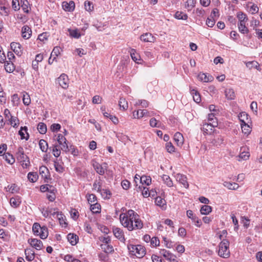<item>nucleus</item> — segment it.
Returning a JSON list of instances; mask_svg holds the SVG:
<instances>
[{
  "mask_svg": "<svg viewBox=\"0 0 262 262\" xmlns=\"http://www.w3.org/2000/svg\"><path fill=\"white\" fill-rule=\"evenodd\" d=\"M120 220L122 225L129 231L141 229L143 226L139 215L133 210H129L126 214L121 213Z\"/></svg>",
  "mask_w": 262,
  "mask_h": 262,
  "instance_id": "obj_1",
  "label": "nucleus"
},
{
  "mask_svg": "<svg viewBox=\"0 0 262 262\" xmlns=\"http://www.w3.org/2000/svg\"><path fill=\"white\" fill-rule=\"evenodd\" d=\"M127 248L130 254L138 258L143 257L146 253L145 248L140 245L129 244L127 246Z\"/></svg>",
  "mask_w": 262,
  "mask_h": 262,
  "instance_id": "obj_2",
  "label": "nucleus"
},
{
  "mask_svg": "<svg viewBox=\"0 0 262 262\" xmlns=\"http://www.w3.org/2000/svg\"><path fill=\"white\" fill-rule=\"evenodd\" d=\"M229 242L227 239H223L219 246L218 254L222 257L226 258L230 256L229 249Z\"/></svg>",
  "mask_w": 262,
  "mask_h": 262,
  "instance_id": "obj_3",
  "label": "nucleus"
},
{
  "mask_svg": "<svg viewBox=\"0 0 262 262\" xmlns=\"http://www.w3.org/2000/svg\"><path fill=\"white\" fill-rule=\"evenodd\" d=\"M17 160L21 163L24 168H27L30 164L28 157L25 155L23 147H19L16 152Z\"/></svg>",
  "mask_w": 262,
  "mask_h": 262,
  "instance_id": "obj_4",
  "label": "nucleus"
},
{
  "mask_svg": "<svg viewBox=\"0 0 262 262\" xmlns=\"http://www.w3.org/2000/svg\"><path fill=\"white\" fill-rule=\"evenodd\" d=\"M92 165L97 173L100 175H103L107 168V164L105 162L101 165L96 161H93Z\"/></svg>",
  "mask_w": 262,
  "mask_h": 262,
  "instance_id": "obj_5",
  "label": "nucleus"
},
{
  "mask_svg": "<svg viewBox=\"0 0 262 262\" xmlns=\"http://www.w3.org/2000/svg\"><path fill=\"white\" fill-rule=\"evenodd\" d=\"M57 140L62 151L67 152L70 150L67 139L62 134H58Z\"/></svg>",
  "mask_w": 262,
  "mask_h": 262,
  "instance_id": "obj_6",
  "label": "nucleus"
},
{
  "mask_svg": "<svg viewBox=\"0 0 262 262\" xmlns=\"http://www.w3.org/2000/svg\"><path fill=\"white\" fill-rule=\"evenodd\" d=\"M217 126V121H213L212 123L203 124L201 127L202 130L204 133L206 134H210L213 132V128L214 127Z\"/></svg>",
  "mask_w": 262,
  "mask_h": 262,
  "instance_id": "obj_7",
  "label": "nucleus"
},
{
  "mask_svg": "<svg viewBox=\"0 0 262 262\" xmlns=\"http://www.w3.org/2000/svg\"><path fill=\"white\" fill-rule=\"evenodd\" d=\"M58 84L63 89H67L69 86V79L65 74H62L57 79Z\"/></svg>",
  "mask_w": 262,
  "mask_h": 262,
  "instance_id": "obj_8",
  "label": "nucleus"
},
{
  "mask_svg": "<svg viewBox=\"0 0 262 262\" xmlns=\"http://www.w3.org/2000/svg\"><path fill=\"white\" fill-rule=\"evenodd\" d=\"M113 232L114 236L121 242H124L125 238L123 230L118 227H113Z\"/></svg>",
  "mask_w": 262,
  "mask_h": 262,
  "instance_id": "obj_9",
  "label": "nucleus"
},
{
  "mask_svg": "<svg viewBox=\"0 0 262 262\" xmlns=\"http://www.w3.org/2000/svg\"><path fill=\"white\" fill-rule=\"evenodd\" d=\"M161 255H163L167 260L170 261H175L176 256L165 249H161L160 251Z\"/></svg>",
  "mask_w": 262,
  "mask_h": 262,
  "instance_id": "obj_10",
  "label": "nucleus"
},
{
  "mask_svg": "<svg viewBox=\"0 0 262 262\" xmlns=\"http://www.w3.org/2000/svg\"><path fill=\"white\" fill-rule=\"evenodd\" d=\"M28 243L32 247L34 248L37 250H41L43 246L42 242L39 239L35 238L29 239Z\"/></svg>",
  "mask_w": 262,
  "mask_h": 262,
  "instance_id": "obj_11",
  "label": "nucleus"
},
{
  "mask_svg": "<svg viewBox=\"0 0 262 262\" xmlns=\"http://www.w3.org/2000/svg\"><path fill=\"white\" fill-rule=\"evenodd\" d=\"M176 180L179 182L180 183L183 185V186L186 188H188L189 187V184L187 181V178L185 175H183L181 173H177L174 176Z\"/></svg>",
  "mask_w": 262,
  "mask_h": 262,
  "instance_id": "obj_12",
  "label": "nucleus"
},
{
  "mask_svg": "<svg viewBox=\"0 0 262 262\" xmlns=\"http://www.w3.org/2000/svg\"><path fill=\"white\" fill-rule=\"evenodd\" d=\"M32 34V30L31 28L25 25L21 28V36L25 39H28L30 38Z\"/></svg>",
  "mask_w": 262,
  "mask_h": 262,
  "instance_id": "obj_13",
  "label": "nucleus"
},
{
  "mask_svg": "<svg viewBox=\"0 0 262 262\" xmlns=\"http://www.w3.org/2000/svg\"><path fill=\"white\" fill-rule=\"evenodd\" d=\"M140 39L146 42H154L156 38L150 33H145L140 36Z\"/></svg>",
  "mask_w": 262,
  "mask_h": 262,
  "instance_id": "obj_14",
  "label": "nucleus"
},
{
  "mask_svg": "<svg viewBox=\"0 0 262 262\" xmlns=\"http://www.w3.org/2000/svg\"><path fill=\"white\" fill-rule=\"evenodd\" d=\"M11 48L17 55L20 56L22 54L21 46L17 42H13L11 43Z\"/></svg>",
  "mask_w": 262,
  "mask_h": 262,
  "instance_id": "obj_15",
  "label": "nucleus"
},
{
  "mask_svg": "<svg viewBox=\"0 0 262 262\" xmlns=\"http://www.w3.org/2000/svg\"><path fill=\"white\" fill-rule=\"evenodd\" d=\"M62 7L65 11L72 12L75 9V3L73 1H70L69 3L63 2L62 4Z\"/></svg>",
  "mask_w": 262,
  "mask_h": 262,
  "instance_id": "obj_16",
  "label": "nucleus"
},
{
  "mask_svg": "<svg viewBox=\"0 0 262 262\" xmlns=\"http://www.w3.org/2000/svg\"><path fill=\"white\" fill-rule=\"evenodd\" d=\"M173 139L178 146H181L183 145L184 143V138L180 133H176L174 135Z\"/></svg>",
  "mask_w": 262,
  "mask_h": 262,
  "instance_id": "obj_17",
  "label": "nucleus"
},
{
  "mask_svg": "<svg viewBox=\"0 0 262 262\" xmlns=\"http://www.w3.org/2000/svg\"><path fill=\"white\" fill-rule=\"evenodd\" d=\"M224 138L221 135L216 136L211 141L212 144L215 146H220L224 144Z\"/></svg>",
  "mask_w": 262,
  "mask_h": 262,
  "instance_id": "obj_18",
  "label": "nucleus"
},
{
  "mask_svg": "<svg viewBox=\"0 0 262 262\" xmlns=\"http://www.w3.org/2000/svg\"><path fill=\"white\" fill-rule=\"evenodd\" d=\"M39 209L43 216L46 218L50 217V212L51 211H53V210L51 209V208L46 207L45 206L39 207Z\"/></svg>",
  "mask_w": 262,
  "mask_h": 262,
  "instance_id": "obj_19",
  "label": "nucleus"
},
{
  "mask_svg": "<svg viewBox=\"0 0 262 262\" xmlns=\"http://www.w3.org/2000/svg\"><path fill=\"white\" fill-rule=\"evenodd\" d=\"M26 258L28 261H32L35 257L34 251L32 249H27L25 251Z\"/></svg>",
  "mask_w": 262,
  "mask_h": 262,
  "instance_id": "obj_20",
  "label": "nucleus"
},
{
  "mask_svg": "<svg viewBox=\"0 0 262 262\" xmlns=\"http://www.w3.org/2000/svg\"><path fill=\"white\" fill-rule=\"evenodd\" d=\"M68 31L69 33L70 36L72 37L75 38H79L82 34L80 33L79 30L77 29H68Z\"/></svg>",
  "mask_w": 262,
  "mask_h": 262,
  "instance_id": "obj_21",
  "label": "nucleus"
},
{
  "mask_svg": "<svg viewBox=\"0 0 262 262\" xmlns=\"http://www.w3.org/2000/svg\"><path fill=\"white\" fill-rule=\"evenodd\" d=\"M67 239L72 245H75L77 243L78 237L75 234L69 233L67 235Z\"/></svg>",
  "mask_w": 262,
  "mask_h": 262,
  "instance_id": "obj_22",
  "label": "nucleus"
},
{
  "mask_svg": "<svg viewBox=\"0 0 262 262\" xmlns=\"http://www.w3.org/2000/svg\"><path fill=\"white\" fill-rule=\"evenodd\" d=\"M27 130V127L26 126L21 127L20 129L18 132V134L20 136L21 139L27 140L29 139V136Z\"/></svg>",
  "mask_w": 262,
  "mask_h": 262,
  "instance_id": "obj_23",
  "label": "nucleus"
},
{
  "mask_svg": "<svg viewBox=\"0 0 262 262\" xmlns=\"http://www.w3.org/2000/svg\"><path fill=\"white\" fill-rule=\"evenodd\" d=\"M225 94L226 98L229 100H233L235 98V94L232 89H226Z\"/></svg>",
  "mask_w": 262,
  "mask_h": 262,
  "instance_id": "obj_24",
  "label": "nucleus"
},
{
  "mask_svg": "<svg viewBox=\"0 0 262 262\" xmlns=\"http://www.w3.org/2000/svg\"><path fill=\"white\" fill-rule=\"evenodd\" d=\"M155 203L163 209H165L166 208L165 200L160 196H158L156 198Z\"/></svg>",
  "mask_w": 262,
  "mask_h": 262,
  "instance_id": "obj_25",
  "label": "nucleus"
},
{
  "mask_svg": "<svg viewBox=\"0 0 262 262\" xmlns=\"http://www.w3.org/2000/svg\"><path fill=\"white\" fill-rule=\"evenodd\" d=\"M130 55L132 59L137 63H139V61L141 60L140 56L138 53H137L135 49H131L130 52Z\"/></svg>",
  "mask_w": 262,
  "mask_h": 262,
  "instance_id": "obj_26",
  "label": "nucleus"
},
{
  "mask_svg": "<svg viewBox=\"0 0 262 262\" xmlns=\"http://www.w3.org/2000/svg\"><path fill=\"white\" fill-rule=\"evenodd\" d=\"M5 69L8 73H12L15 70V66L11 61H7L5 64Z\"/></svg>",
  "mask_w": 262,
  "mask_h": 262,
  "instance_id": "obj_27",
  "label": "nucleus"
},
{
  "mask_svg": "<svg viewBox=\"0 0 262 262\" xmlns=\"http://www.w3.org/2000/svg\"><path fill=\"white\" fill-rule=\"evenodd\" d=\"M224 186L229 189L231 190H236L239 187L238 184L236 183H231L230 182L225 181L224 183Z\"/></svg>",
  "mask_w": 262,
  "mask_h": 262,
  "instance_id": "obj_28",
  "label": "nucleus"
},
{
  "mask_svg": "<svg viewBox=\"0 0 262 262\" xmlns=\"http://www.w3.org/2000/svg\"><path fill=\"white\" fill-rule=\"evenodd\" d=\"M247 21L239 22L238 24V27L239 31L243 34L248 33L249 32L248 29L246 27V23Z\"/></svg>",
  "mask_w": 262,
  "mask_h": 262,
  "instance_id": "obj_29",
  "label": "nucleus"
},
{
  "mask_svg": "<svg viewBox=\"0 0 262 262\" xmlns=\"http://www.w3.org/2000/svg\"><path fill=\"white\" fill-rule=\"evenodd\" d=\"M198 78L202 81L208 82L212 80V77L211 76H207L205 73H200L198 75Z\"/></svg>",
  "mask_w": 262,
  "mask_h": 262,
  "instance_id": "obj_30",
  "label": "nucleus"
},
{
  "mask_svg": "<svg viewBox=\"0 0 262 262\" xmlns=\"http://www.w3.org/2000/svg\"><path fill=\"white\" fill-rule=\"evenodd\" d=\"M212 211V207L210 206L203 205L200 209V212L202 214L207 215Z\"/></svg>",
  "mask_w": 262,
  "mask_h": 262,
  "instance_id": "obj_31",
  "label": "nucleus"
},
{
  "mask_svg": "<svg viewBox=\"0 0 262 262\" xmlns=\"http://www.w3.org/2000/svg\"><path fill=\"white\" fill-rule=\"evenodd\" d=\"M39 173L43 178L45 179H47L48 178L49 170L47 167L45 166L40 167Z\"/></svg>",
  "mask_w": 262,
  "mask_h": 262,
  "instance_id": "obj_32",
  "label": "nucleus"
},
{
  "mask_svg": "<svg viewBox=\"0 0 262 262\" xmlns=\"http://www.w3.org/2000/svg\"><path fill=\"white\" fill-rule=\"evenodd\" d=\"M51 209L53 210V211H51V212H50V216H54L55 215H56L57 217L59 220L60 224H61L62 223H61L60 221H61V218L62 219V213L61 212H59L57 211V208H51Z\"/></svg>",
  "mask_w": 262,
  "mask_h": 262,
  "instance_id": "obj_33",
  "label": "nucleus"
},
{
  "mask_svg": "<svg viewBox=\"0 0 262 262\" xmlns=\"http://www.w3.org/2000/svg\"><path fill=\"white\" fill-rule=\"evenodd\" d=\"M99 192L101 194L102 197L104 199H109L111 196V192L108 189H101Z\"/></svg>",
  "mask_w": 262,
  "mask_h": 262,
  "instance_id": "obj_34",
  "label": "nucleus"
},
{
  "mask_svg": "<svg viewBox=\"0 0 262 262\" xmlns=\"http://www.w3.org/2000/svg\"><path fill=\"white\" fill-rule=\"evenodd\" d=\"M190 93L193 96L194 101L196 103H199L201 100V97L198 91L194 89L190 90Z\"/></svg>",
  "mask_w": 262,
  "mask_h": 262,
  "instance_id": "obj_35",
  "label": "nucleus"
},
{
  "mask_svg": "<svg viewBox=\"0 0 262 262\" xmlns=\"http://www.w3.org/2000/svg\"><path fill=\"white\" fill-rule=\"evenodd\" d=\"M8 121H9L10 124L13 127L16 128L18 126L19 121L16 117L12 116L10 119H8Z\"/></svg>",
  "mask_w": 262,
  "mask_h": 262,
  "instance_id": "obj_36",
  "label": "nucleus"
},
{
  "mask_svg": "<svg viewBox=\"0 0 262 262\" xmlns=\"http://www.w3.org/2000/svg\"><path fill=\"white\" fill-rule=\"evenodd\" d=\"M140 183L143 184L149 185L151 184V179L149 176H142L140 177Z\"/></svg>",
  "mask_w": 262,
  "mask_h": 262,
  "instance_id": "obj_37",
  "label": "nucleus"
},
{
  "mask_svg": "<svg viewBox=\"0 0 262 262\" xmlns=\"http://www.w3.org/2000/svg\"><path fill=\"white\" fill-rule=\"evenodd\" d=\"M4 159L10 164H13L15 162V159L13 156L9 153H6L3 155Z\"/></svg>",
  "mask_w": 262,
  "mask_h": 262,
  "instance_id": "obj_38",
  "label": "nucleus"
},
{
  "mask_svg": "<svg viewBox=\"0 0 262 262\" xmlns=\"http://www.w3.org/2000/svg\"><path fill=\"white\" fill-rule=\"evenodd\" d=\"M41 239H46L48 236V230L46 227H41L39 233L38 235Z\"/></svg>",
  "mask_w": 262,
  "mask_h": 262,
  "instance_id": "obj_39",
  "label": "nucleus"
},
{
  "mask_svg": "<svg viewBox=\"0 0 262 262\" xmlns=\"http://www.w3.org/2000/svg\"><path fill=\"white\" fill-rule=\"evenodd\" d=\"M138 189L142 192V194L144 198H148L150 195V192L147 188L142 186H139Z\"/></svg>",
  "mask_w": 262,
  "mask_h": 262,
  "instance_id": "obj_40",
  "label": "nucleus"
},
{
  "mask_svg": "<svg viewBox=\"0 0 262 262\" xmlns=\"http://www.w3.org/2000/svg\"><path fill=\"white\" fill-rule=\"evenodd\" d=\"M101 248L105 253H109L114 251L113 247L112 245H108V244H101Z\"/></svg>",
  "mask_w": 262,
  "mask_h": 262,
  "instance_id": "obj_41",
  "label": "nucleus"
},
{
  "mask_svg": "<svg viewBox=\"0 0 262 262\" xmlns=\"http://www.w3.org/2000/svg\"><path fill=\"white\" fill-rule=\"evenodd\" d=\"M91 210L94 213H98L100 212V205L97 203L91 205Z\"/></svg>",
  "mask_w": 262,
  "mask_h": 262,
  "instance_id": "obj_42",
  "label": "nucleus"
},
{
  "mask_svg": "<svg viewBox=\"0 0 262 262\" xmlns=\"http://www.w3.org/2000/svg\"><path fill=\"white\" fill-rule=\"evenodd\" d=\"M241 128L243 133L245 135H248L251 132L250 127L246 122L241 124Z\"/></svg>",
  "mask_w": 262,
  "mask_h": 262,
  "instance_id": "obj_43",
  "label": "nucleus"
},
{
  "mask_svg": "<svg viewBox=\"0 0 262 262\" xmlns=\"http://www.w3.org/2000/svg\"><path fill=\"white\" fill-rule=\"evenodd\" d=\"M38 176L36 172H30L28 174V179L31 182H35L38 179Z\"/></svg>",
  "mask_w": 262,
  "mask_h": 262,
  "instance_id": "obj_44",
  "label": "nucleus"
},
{
  "mask_svg": "<svg viewBox=\"0 0 262 262\" xmlns=\"http://www.w3.org/2000/svg\"><path fill=\"white\" fill-rule=\"evenodd\" d=\"M20 4L24 12L25 13H29V9L28 7L29 3L27 0H20Z\"/></svg>",
  "mask_w": 262,
  "mask_h": 262,
  "instance_id": "obj_45",
  "label": "nucleus"
},
{
  "mask_svg": "<svg viewBox=\"0 0 262 262\" xmlns=\"http://www.w3.org/2000/svg\"><path fill=\"white\" fill-rule=\"evenodd\" d=\"M162 180L167 186L170 187L173 186V182L168 176L164 174L162 177Z\"/></svg>",
  "mask_w": 262,
  "mask_h": 262,
  "instance_id": "obj_46",
  "label": "nucleus"
},
{
  "mask_svg": "<svg viewBox=\"0 0 262 262\" xmlns=\"http://www.w3.org/2000/svg\"><path fill=\"white\" fill-rule=\"evenodd\" d=\"M175 17L178 19L186 20L188 18L187 15L181 11H177L175 13Z\"/></svg>",
  "mask_w": 262,
  "mask_h": 262,
  "instance_id": "obj_47",
  "label": "nucleus"
},
{
  "mask_svg": "<svg viewBox=\"0 0 262 262\" xmlns=\"http://www.w3.org/2000/svg\"><path fill=\"white\" fill-rule=\"evenodd\" d=\"M39 145L40 149L43 152H46L48 149V143L43 139H41L39 142Z\"/></svg>",
  "mask_w": 262,
  "mask_h": 262,
  "instance_id": "obj_48",
  "label": "nucleus"
},
{
  "mask_svg": "<svg viewBox=\"0 0 262 262\" xmlns=\"http://www.w3.org/2000/svg\"><path fill=\"white\" fill-rule=\"evenodd\" d=\"M37 129L40 134H44L47 132V126L44 123L40 122L38 124Z\"/></svg>",
  "mask_w": 262,
  "mask_h": 262,
  "instance_id": "obj_49",
  "label": "nucleus"
},
{
  "mask_svg": "<svg viewBox=\"0 0 262 262\" xmlns=\"http://www.w3.org/2000/svg\"><path fill=\"white\" fill-rule=\"evenodd\" d=\"M195 0H187L185 4V8L190 11L195 6Z\"/></svg>",
  "mask_w": 262,
  "mask_h": 262,
  "instance_id": "obj_50",
  "label": "nucleus"
},
{
  "mask_svg": "<svg viewBox=\"0 0 262 262\" xmlns=\"http://www.w3.org/2000/svg\"><path fill=\"white\" fill-rule=\"evenodd\" d=\"M119 105L120 108L122 107L124 110H126L128 108V103L125 98H120L119 102Z\"/></svg>",
  "mask_w": 262,
  "mask_h": 262,
  "instance_id": "obj_51",
  "label": "nucleus"
},
{
  "mask_svg": "<svg viewBox=\"0 0 262 262\" xmlns=\"http://www.w3.org/2000/svg\"><path fill=\"white\" fill-rule=\"evenodd\" d=\"M20 202L18 199L12 198L10 200V204L11 206L14 208L17 207L20 205Z\"/></svg>",
  "mask_w": 262,
  "mask_h": 262,
  "instance_id": "obj_52",
  "label": "nucleus"
},
{
  "mask_svg": "<svg viewBox=\"0 0 262 262\" xmlns=\"http://www.w3.org/2000/svg\"><path fill=\"white\" fill-rule=\"evenodd\" d=\"M40 230H41V227H40V225L38 223H35L33 224L32 230L34 234L38 235V234L39 233Z\"/></svg>",
  "mask_w": 262,
  "mask_h": 262,
  "instance_id": "obj_53",
  "label": "nucleus"
},
{
  "mask_svg": "<svg viewBox=\"0 0 262 262\" xmlns=\"http://www.w3.org/2000/svg\"><path fill=\"white\" fill-rule=\"evenodd\" d=\"M237 17L239 20V22L247 21L248 20L246 14L243 12L238 13Z\"/></svg>",
  "mask_w": 262,
  "mask_h": 262,
  "instance_id": "obj_54",
  "label": "nucleus"
},
{
  "mask_svg": "<svg viewBox=\"0 0 262 262\" xmlns=\"http://www.w3.org/2000/svg\"><path fill=\"white\" fill-rule=\"evenodd\" d=\"M23 101L25 105H29L31 103L30 97L27 93L23 95Z\"/></svg>",
  "mask_w": 262,
  "mask_h": 262,
  "instance_id": "obj_55",
  "label": "nucleus"
},
{
  "mask_svg": "<svg viewBox=\"0 0 262 262\" xmlns=\"http://www.w3.org/2000/svg\"><path fill=\"white\" fill-rule=\"evenodd\" d=\"M54 167L57 172L62 173L64 170L63 166L57 161H54Z\"/></svg>",
  "mask_w": 262,
  "mask_h": 262,
  "instance_id": "obj_56",
  "label": "nucleus"
},
{
  "mask_svg": "<svg viewBox=\"0 0 262 262\" xmlns=\"http://www.w3.org/2000/svg\"><path fill=\"white\" fill-rule=\"evenodd\" d=\"M246 67L249 69H251L253 68L257 69V67H259V64L258 62L255 61H249L246 62Z\"/></svg>",
  "mask_w": 262,
  "mask_h": 262,
  "instance_id": "obj_57",
  "label": "nucleus"
},
{
  "mask_svg": "<svg viewBox=\"0 0 262 262\" xmlns=\"http://www.w3.org/2000/svg\"><path fill=\"white\" fill-rule=\"evenodd\" d=\"M231 218L232 220L233 224L234 225V230L237 231L238 229V220L236 219L235 214L233 213L231 214Z\"/></svg>",
  "mask_w": 262,
  "mask_h": 262,
  "instance_id": "obj_58",
  "label": "nucleus"
},
{
  "mask_svg": "<svg viewBox=\"0 0 262 262\" xmlns=\"http://www.w3.org/2000/svg\"><path fill=\"white\" fill-rule=\"evenodd\" d=\"M87 199L89 203L91 205L93 204L92 203L94 204L95 203H96V202L97 201V198L94 194H89L87 196Z\"/></svg>",
  "mask_w": 262,
  "mask_h": 262,
  "instance_id": "obj_59",
  "label": "nucleus"
},
{
  "mask_svg": "<svg viewBox=\"0 0 262 262\" xmlns=\"http://www.w3.org/2000/svg\"><path fill=\"white\" fill-rule=\"evenodd\" d=\"M187 216L190 219L192 222H193L196 218H198L196 215L193 214V212L191 210H188L186 212Z\"/></svg>",
  "mask_w": 262,
  "mask_h": 262,
  "instance_id": "obj_60",
  "label": "nucleus"
},
{
  "mask_svg": "<svg viewBox=\"0 0 262 262\" xmlns=\"http://www.w3.org/2000/svg\"><path fill=\"white\" fill-rule=\"evenodd\" d=\"M101 182L100 181H95L93 184V189L99 192L101 189Z\"/></svg>",
  "mask_w": 262,
  "mask_h": 262,
  "instance_id": "obj_61",
  "label": "nucleus"
},
{
  "mask_svg": "<svg viewBox=\"0 0 262 262\" xmlns=\"http://www.w3.org/2000/svg\"><path fill=\"white\" fill-rule=\"evenodd\" d=\"M60 54V48L58 47H55L54 48L51 54V57H53L54 59H56V57Z\"/></svg>",
  "mask_w": 262,
  "mask_h": 262,
  "instance_id": "obj_62",
  "label": "nucleus"
},
{
  "mask_svg": "<svg viewBox=\"0 0 262 262\" xmlns=\"http://www.w3.org/2000/svg\"><path fill=\"white\" fill-rule=\"evenodd\" d=\"M150 244L152 247H157L160 245V241L157 237H153L150 240Z\"/></svg>",
  "mask_w": 262,
  "mask_h": 262,
  "instance_id": "obj_63",
  "label": "nucleus"
},
{
  "mask_svg": "<svg viewBox=\"0 0 262 262\" xmlns=\"http://www.w3.org/2000/svg\"><path fill=\"white\" fill-rule=\"evenodd\" d=\"M92 3L90 1H85L84 2L85 9L88 11H92L93 10Z\"/></svg>",
  "mask_w": 262,
  "mask_h": 262,
  "instance_id": "obj_64",
  "label": "nucleus"
}]
</instances>
